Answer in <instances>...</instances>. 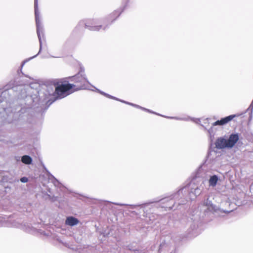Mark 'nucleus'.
<instances>
[{"mask_svg": "<svg viewBox=\"0 0 253 253\" xmlns=\"http://www.w3.org/2000/svg\"><path fill=\"white\" fill-rule=\"evenodd\" d=\"M134 107H136L137 108H139V109H142V110L143 108V107H141V106H139L138 105H137V104H135Z\"/></svg>", "mask_w": 253, "mask_h": 253, "instance_id": "28", "label": "nucleus"}, {"mask_svg": "<svg viewBox=\"0 0 253 253\" xmlns=\"http://www.w3.org/2000/svg\"><path fill=\"white\" fill-rule=\"evenodd\" d=\"M104 94H105V96H106L109 98L112 99V98H113V96H112L108 93H104Z\"/></svg>", "mask_w": 253, "mask_h": 253, "instance_id": "26", "label": "nucleus"}, {"mask_svg": "<svg viewBox=\"0 0 253 253\" xmlns=\"http://www.w3.org/2000/svg\"><path fill=\"white\" fill-rule=\"evenodd\" d=\"M191 221H188V224L190 226V228L188 229V234L193 235L192 232L196 229L197 227V222L194 220L192 221V218H191Z\"/></svg>", "mask_w": 253, "mask_h": 253, "instance_id": "15", "label": "nucleus"}, {"mask_svg": "<svg viewBox=\"0 0 253 253\" xmlns=\"http://www.w3.org/2000/svg\"><path fill=\"white\" fill-rule=\"evenodd\" d=\"M250 193H251V195H250V196L251 197H252V198L253 199V182L250 185Z\"/></svg>", "mask_w": 253, "mask_h": 253, "instance_id": "22", "label": "nucleus"}, {"mask_svg": "<svg viewBox=\"0 0 253 253\" xmlns=\"http://www.w3.org/2000/svg\"><path fill=\"white\" fill-rule=\"evenodd\" d=\"M134 105H135V104H133V103H130V102L129 103V105H131V106H133V107H134Z\"/></svg>", "mask_w": 253, "mask_h": 253, "instance_id": "31", "label": "nucleus"}, {"mask_svg": "<svg viewBox=\"0 0 253 253\" xmlns=\"http://www.w3.org/2000/svg\"><path fill=\"white\" fill-rule=\"evenodd\" d=\"M129 103L130 102H127V101H125V102L124 103L129 105Z\"/></svg>", "mask_w": 253, "mask_h": 253, "instance_id": "34", "label": "nucleus"}, {"mask_svg": "<svg viewBox=\"0 0 253 253\" xmlns=\"http://www.w3.org/2000/svg\"><path fill=\"white\" fill-rule=\"evenodd\" d=\"M229 212V211H224V212Z\"/></svg>", "mask_w": 253, "mask_h": 253, "instance_id": "37", "label": "nucleus"}, {"mask_svg": "<svg viewBox=\"0 0 253 253\" xmlns=\"http://www.w3.org/2000/svg\"><path fill=\"white\" fill-rule=\"evenodd\" d=\"M239 139L238 133H231L229 137L224 135L218 137L215 142V147L218 149H231L235 145Z\"/></svg>", "mask_w": 253, "mask_h": 253, "instance_id": "4", "label": "nucleus"}, {"mask_svg": "<svg viewBox=\"0 0 253 253\" xmlns=\"http://www.w3.org/2000/svg\"><path fill=\"white\" fill-rule=\"evenodd\" d=\"M123 0L126 3V4L123 8H120L115 10L110 14L105 17V18H103V23L105 24L108 23L109 27L115 20L117 19V18L121 15L122 12L124 10L125 7L126 6V2L128 0Z\"/></svg>", "mask_w": 253, "mask_h": 253, "instance_id": "8", "label": "nucleus"}, {"mask_svg": "<svg viewBox=\"0 0 253 253\" xmlns=\"http://www.w3.org/2000/svg\"><path fill=\"white\" fill-rule=\"evenodd\" d=\"M72 81L74 82L76 84L75 87L76 88L74 90H78L81 89H88L89 86H92L89 81L85 77V75H80V74H77L76 75L72 77Z\"/></svg>", "mask_w": 253, "mask_h": 253, "instance_id": "6", "label": "nucleus"}, {"mask_svg": "<svg viewBox=\"0 0 253 253\" xmlns=\"http://www.w3.org/2000/svg\"><path fill=\"white\" fill-rule=\"evenodd\" d=\"M78 74H80V75H85L84 73V69L83 67H81L80 69V71Z\"/></svg>", "mask_w": 253, "mask_h": 253, "instance_id": "23", "label": "nucleus"}, {"mask_svg": "<svg viewBox=\"0 0 253 253\" xmlns=\"http://www.w3.org/2000/svg\"><path fill=\"white\" fill-rule=\"evenodd\" d=\"M202 189L193 183L184 186L176 193L169 197L164 198L158 202H152L144 204L145 210L150 207L161 206L166 211L175 210L180 205H184L189 200H192L202 192Z\"/></svg>", "mask_w": 253, "mask_h": 253, "instance_id": "2", "label": "nucleus"}, {"mask_svg": "<svg viewBox=\"0 0 253 253\" xmlns=\"http://www.w3.org/2000/svg\"><path fill=\"white\" fill-rule=\"evenodd\" d=\"M21 162L25 165L32 164L33 160L31 156L28 155H24L21 157Z\"/></svg>", "mask_w": 253, "mask_h": 253, "instance_id": "16", "label": "nucleus"}, {"mask_svg": "<svg viewBox=\"0 0 253 253\" xmlns=\"http://www.w3.org/2000/svg\"><path fill=\"white\" fill-rule=\"evenodd\" d=\"M27 121L28 123H31V121H30V120H27Z\"/></svg>", "mask_w": 253, "mask_h": 253, "instance_id": "36", "label": "nucleus"}, {"mask_svg": "<svg viewBox=\"0 0 253 253\" xmlns=\"http://www.w3.org/2000/svg\"><path fill=\"white\" fill-rule=\"evenodd\" d=\"M96 89L97 90V91L99 92L102 95H103L104 96H105V94L104 93H106L105 92L102 91H101L100 90L97 89V88H96Z\"/></svg>", "mask_w": 253, "mask_h": 253, "instance_id": "27", "label": "nucleus"}, {"mask_svg": "<svg viewBox=\"0 0 253 253\" xmlns=\"http://www.w3.org/2000/svg\"><path fill=\"white\" fill-rule=\"evenodd\" d=\"M34 10L35 15V20L37 28V33L42 46V37L41 35L43 36V27L40 19V12L38 9V0H34Z\"/></svg>", "mask_w": 253, "mask_h": 253, "instance_id": "7", "label": "nucleus"}, {"mask_svg": "<svg viewBox=\"0 0 253 253\" xmlns=\"http://www.w3.org/2000/svg\"><path fill=\"white\" fill-rule=\"evenodd\" d=\"M119 101H120V102H123V103H125V100H122V99H120V100H119Z\"/></svg>", "mask_w": 253, "mask_h": 253, "instance_id": "33", "label": "nucleus"}, {"mask_svg": "<svg viewBox=\"0 0 253 253\" xmlns=\"http://www.w3.org/2000/svg\"><path fill=\"white\" fill-rule=\"evenodd\" d=\"M54 85V92L51 94L47 100L48 106L51 105L57 98H63L73 93L76 85L70 84L68 82L56 84Z\"/></svg>", "mask_w": 253, "mask_h": 253, "instance_id": "3", "label": "nucleus"}, {"mask_svg": "<svg viewBox=\"0 0 253 253\" xmlns=\"http://www.w3.org/2000/svg\"><path fill=\"white\" fill-rule=\"evenodd\" d=\"M144 214H145V215H144V216H145V220L148 224L153 223L158 216L157 214H154L152 213H146L145 211Z\"/></svg>", "mask_w": 253, "mask_h": 253, "instance_id": "13", "label": "nucleus"}, {"mask_svg": "<svg viewBox=\"0 0 253 253\" xmlns=\"http://www.w3.org/2000/svg\"><path fill=\"white\" fill-rule=\"evenodd\" d=\"M170 253H176V250L172 251Z\"/></svg>", "mask_w": 253, "mask_h": 253, "instance_id": "32", "label": "nucleus"}, {"mask_svg": "<svg viewBox=\"0 0 253 253\" xmlns=\"http://www.w3.org/2000/svg\"><path fill=\"white\" fill-rule=\"evenodd\" d=\"M249 111H252V112L253 111V99L249 108L246 110V111L244 113Z\"/></svg>", "mask_w": 253, "mask_h": 253, "instance_id": "19", "label": "nucleus"}, {"mask_svg": "<svg viewBox=\"0 0 253 253\" xmlns=\"http://www.w3.org/2000/svg\"><path fill=\"white\" fill-rule=\"evenodd\" d=\"M208 121H209V119H208V118L204 120V121L205 122V123H207V122H208Z\"/></svg>", "mask_w": 253, "mask_h": 253, "instance_id": "30", "label": "nucleus"}, {"mask_svg": "<svg viewBox=\"0 0 253 253\" xmlns=\"http://www.w3.org/2000/svg\"><path fill=\"white\" fill-rule=\"evenodd\" d=\"M79 222V219L72 216L67 217L65 220V224L70 226L76 225Z\"/></svg>", "mask_w": 253, "mask_h": 253, "instance_id": "11", "label": "nucleus"}, {"mask_svg": "<svg viewBox=\"0 0 253 253\" xmlns=\"http://www.w3.org/2000/svg\"><path fill=\"white\" fill-rule=\"evenodd\" d=\"M49 176L50 178H52V182L55 186L61 187L62 186V184L61 183V182L58 179H57L53 175L49 173Z\"/></svg>", "mask_w": 253, "mask_h": 253, "instance_id": "17", "label": "nucleus"}, {"mask_svg": "<svg viewBox=\"0 0 253 253\" xmlns=\"http://www.w3.org/2000/svg\"><path fill=\"white\" fill-rule=\"evenodd\" d=\"M39 41L40 50L38 54L23 61L14 79L9 82L2 88H1V97L4 96L7 91L15 92V95L18 99L24 100L27 109L38 108L37 105L43 103L47 104V99L54 92V85L52 84L41 85L38 83H33L29 85L23 79L24 77H28L22 71L25 63L36 57L41 52L42 46L41 48V42L40 40Z\"/></svg>", "mask_w": 253, "mask_h": 253, "instance_id": "1", "label": "nucleus"}, {"mask_svg": "<svg viewBox=\"0 0 253 253\" xmlns=\"http://www.w3.org/2000/svg\"><path fill=\"white\" fill-rule=\"evenodd\" d=\"M162 116L164 117L167 118H168V119H175V120H183V121H189V120H190L193 121L194 122H195L196 124H199V123L200 122V120L199 119L192 118H190V117L180 118V117H177L164 116H163V115Z\"/></svg>", "mask_w": 253, "mask_h": 253, "instance_id": "12", "label": "nucleus"}, {"mask_svg": "<svg viewBox=\"0 0 253 253\" xmlns=\"http://www.w3.org/2000/svg\"><path fill=\"white\" fill-rule=\"evenodd\" d=\"M219 179V177L217 175H211L209 179V185L211 187H215Z\"/></svg>", "mask_w": 253, "mask_h": 253, "instance_id": "14", "label": "nucleus"}, {"mask_svg": "<svg viewBox=\"0 0 253 253\" xmlns=\"http://www.w3.org/2000/svg\"><path fill=\"white\" fill-rule=\"evenodd\" d=\"M116 205H119V206H129L131 209H135L136 207H138V205H127V204H119V203H115Z\"/></svg>", "mask_w": 253, "mask_h": 253, "instance_id": "18", "label": "nucleus"}, {"mask_svg": "<svg viewBox=\"0 0 253 253\" xmlns=\"http://www.w3.org/2000/svg\"><path fill=\"white\" fill-rule=\"evenodd\" d=\"M204 206L207 208V210L211 212H214L217 210V207L213 204L211 200L208 198L204 203Z\"/></svg>", "mask_w": 253, "mask_h": 253, "instance_id": "10", "label": "nucleus"}, {"mask_svg": "<svg viewBox=\"0 0 253 253\" xmlns=\"http://www.w3.org/2000/svg\"><path fill=\"white\" fill-rule=\"evenodd\" d=\"M20 180L22 183H26L28 181V178L26 176H23L20 178Z\"/></svg>", "mask_w": 253, "mask_h": 253, "instance_id": "21", "label": "nucleus"}, {"mask_svg": "<svg viewBox=\"0 0 253 253\" xmlns=\"http://www.w3.org/2000/svg\"><path fill=\"white\" fill-rule=\"evenodd\" d=\"M15 160L17 161V162H19L20 161H21V157H19V156H15Z\"/></svg>", "mask_w": 253, "mask_h": 253, "instance_id": "25", "label": "nucleus"}, {"mask_svg": "<svg viewBox=\"0 0 253 253\" xmlns=\"http://www.w3.org/2000/svg\"><path fill=\"white\" fill-rule=\"evenodd\" d=\"M50 57H53V58H57V57H56V56H50Z\"/></svg>", "mask_w": 253, "mask_h": 253, "instance_id": "35", "label": "nucleus"}, {"mask_svg": "<svg viewBox=\"0 0 253 253\" xmlns=\"http://www.w3.org/2000/svg\"><path fill=\"white\" fill-rule=\"evenodd\" d=\"M250 116H249V121H250L252 120V118H253V112H252V111H250Z\"/></svg>", "mask_w": 253, "mask_h": 253, "instance_id": "24", "label": "nucleus"}, {"mask_svg": "<svg viewBox=\"0 0 253 253\" xmlns=\"http://www.w3.org/2000/svg\"><path fill=\"white\" fill-rule=\"evenodd\" d=\"M112 99H114V100H117V101H119L120 100V99L119 98H118L115 96H113V98H112Z\"/></svg>", "mask_w": 253, "mask_h": 253, "instance_id": "29", "label": "nucleus"}, {"mask_svg": "<svg viewBox=\"0 0 253 253\" xmlns=\"http://www.w3.org/2000/svg\"><path fill=\"white\" fill-rule=\"evenodd\" d=\"M240 115V114H234V115H229L228 116H227V117H225L224 118H222L220 120H218L212 124V126L208 130V132L210 133H211V131L212 129L213 126H222L225 125L227 124V123H228L229 122H230V121H231L234 118H235L236 117H238Z\"/></svg>", "mask_w": 253, "mask_h": 253, "instance_id": "9", "label": "nucleus"}, {"mask_svg": "<svg viewBox=\"0 0 253 253\" xmlns=\"http://www.w3.org/2000/svg\"><path fill=\"white\" fill-rule=\"evenodd\" d=\"M142 110H144V111H147V112H149V113H153V114H156V115H160V116H161V115H160V114H158V113H156V112H153V111H151V110H149V109H147V108H144V107H143V108L142 109ZM162 116V115H161V116Z\"/></svg>", "mask_w": 253, "mask_h": 253, "instance_id": "20", "label": "nucleus"}, {"mask_svg": "<svg viewBox=\"0 0 253 253\" xmlns=\"http://www.w3.org/2000/svg\"><path fill=\"white\" fill-rule=\"evenodd\" d=\"M80 25H84L85 28L92 31H105L109 28V24L104 23L103 18L90 19L85 21H81L79 24Z\"/></svg>", "mask_w": 253, "mask_h": 253, "instance_id": "5", "label": "nucleus"}]
</instances>
